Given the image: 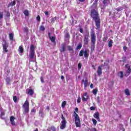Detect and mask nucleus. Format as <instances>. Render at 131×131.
Masks as SVG:
<instances>
[{
    "label": "nucleus",
    "mask_w": 131,
    "mask_h": 131,
    "mask_svg": "<svg viewBox=\"0 0 131 131\" xmlns=\"http://www.w3.org/2000/svg\"><path fill=\"white\" fill-rule=\"evenodd\" d=\"M17 97L16 96H13V101L14 103H16L17 102Z\"/></svg>",
    "instance_id": "obj_38"
},
{
    "label": "nucleus",
    "mask_w": 131,
    "mask_h": 131,
    "mask_svg": "<svg viewBox=\"0 0 131 131\" xmlns=\"http://www.w3.org/2000/svg\"><path fill=\"white\" fill-rule=\"evenodd\" d=\"M30 62H34L35 61V56H34V46L31 45L30 47V53L29 55Z\"/></svg>",
    "instance_id": "obj_2"
},
{
    "label": "nucleus",
    "mask_w": 131,
    "mask_h": 131,
    "mask_svg": "<svg viewBox=\"0 0 131 131\" xmlns=\"http://www.w3.org/2000/svg\"><path fill=\"white\" fill-rule=\"evenodd\" d=\"M15 119H16V118L14 117L13 116H11L10 117V122L11 124L13 126H16V122H15Z\"/></svg>",
    "instance_id": "obj_7"
},
{
    "label": "nucleus",
    "mask_w": 131,
    "mask_h": 131,
    "mask_svg": "<svg viewBox=\"0 0 131 131\" xmlns=\"http://www.w3.org/2000/svg\"><path fill=\"white\" fill-rule=\"evenodd\" d=\"M0 112H1V115H0L1 118H2V119H4V118H3V116H5V111H3L2 108H0Z\"/></svg>",
    "instance_id": "obj_16"
},
{
    "label": "nucleus",
    "mask_w": 131,
    "mask_h": 131,
    "mask_svg": "<svg viewBox=\"0 0 131 131\" xmlns=\"http://www.w3.org/2000/svg\"><path fill=\"white\" fill-rule=\"evenodd\" d=\"M126 49H127L126 47L125 46L123 47V50L124 51V52H126Z\"/></svg>",
    "instance_id": "obj_51"
},
{
    "label": "nucleus",
    "mask_w": 131,
    "mask_h": 131,
    "mask_svg": "<svg viewBox=\"0 0 131 131\" xmlns=\"http://www.w3.org/2000/svg\"><path fill=\"white\" fill-rule=\"evenodd\" d=\"M24 31L25 32H28V29L27 28H24Z\"/></svg>",
    "instance_id": "obj_45"
},
{
    "label": "nucleus",
    "mask_w": 131,
    "mask_h": 131,
    "mask_svg": "<svg viewBox=\"0 0 131 131\" xmlns=\"http://www.w3.org/2000/svg\"><path fill=\"white\" fill-rule=\"evenodd\" d=\"M79 31L81 33H82V32H83V30H82V29H80Z\"/></svg>",
    "instance_id": "obj_53"
},
{
    "label": "nucleus",
    "mask_w": 131,
    "mask_h": 131,
    "mask_svg": "<svg viewBox=\"0 0 131 131\" xmlns=\"http://www.w3.org/2000/svg\"><path fill=\"white\" fill-rule=\"evenodd\" d=\"M0 108H2V106H1V104H0Z\"/></svg>",
    "instance_id": "obj_60"
},
{
    "label": "nucleus",
    "mask_w": 131,
    "mask_h": 131,
    "mask_svg": "<svg viewBox=\"0 0 131 131\" xmlns=\"http://www.w3.org/2000/svg\"><path fill=\"white\" fill-rule=\"evenodd\" d=\"M110 3V0H103V4L105 6H107L108 4Z\"/></svg>",
    "instance_id": "obj_22"
},
{
    "label": "nucleus",
    "mask_w": 131,
    "mask_h": 131,
    "mask_svg": "<svg viewBox=\"0 0 131 131\" xmlns=\"http://www.w3.org/2000/svg\"><path fill=\"white\" fill-rule=\"evenodd\" d=\"M120 78H122V77H123V72H120Z\"/></svg>",
    "instance_id": "obj_48"
},
{
    "label": "nucleus",
    "mask_w": 131,
    "mask_h": 131,
    "mask_svg": "<svg viewBox=\"0 0 131 131\" xmlns=\"http://www.w3.org/2000/svg\"><path fill=\"white\" fill-rule=\"evenodd\" d=\"M54 20H56V17L52 18V21H54Z\"/></svg>",
    "instance_id": "obj_58"
},
{
    "label": "nucleus",
    "mask_w": 131,
    "mask_h": 131,
    "mask_svg": "<svg viewBox=\"0 0 131 131\" xmlns=\"http://www.w3.org/2000/svg\"><path fill=\"white\" fill-rule=\"evenodd\" d=\"M45 14L46 16H48V15H49V12L48 11H46L45 12Z\"/></svg>",
    "instance_id": "obj_52"
},
{
    "label": "nucleus",
    "mask_w": 131,
    "mask_h": 131,
    "mask_svg": "<svg viewBox=\"0 0 131 131\" xmlns=\"http://www.w3.org/2000/svg\"><path fill=\"white\" fill-rule=\"evenodd\" d=\"M125 67L126 68H127V70L125 74V76H128V75H129V74H130L131 73L130 67H129L128 64H126Z\"/></svg>",
    "instance_id": "obj_9"
},
{
    "label": "nucleus",
    "mask_w": 131,
    "mask_h": 131,
    "mask_svg": "<svg viewBox=\"0 0 131 131\" xmlns=\"http://www.w3.org/2000/svg\"><path fill=\"white\" fill-rule=\"evenodd\" d=\"M93 95H97V93H98V90L97 89H94L92 91Z\"/></svg>",
    "instance_id": "obj_32"
},
{
    "label": "nucleus",
    "mask_w": 131,
    "mask_h": 131,
    "mask_svg": "<svg viewBox=\"0 0 131 131\" xmlns=\"http://www.w3.org/2000/svg\"><path fill=\"white\" fill-rule=\"evenodd\" d=\"M65 51V45L62 44L60 49V52H64Z\"/></svg>",
    "instance_id": "obj_26"
},
{
    "label": "nucleus",
    "mask_w": 131,
    "mask_h": 131,
    "mask_svg": "<svg viewBox=\"0 0 131 131\" xmlns=\"http://www.w3.org/2000/svg\"><path fill=\"white\" fill-rule=\"evenodd\" d=\"M3 43L2 44L3 47V51H4V52H8V50H7V48H8V43H7V42H6V41H3Z\"/></svg>",
    "instance_id": "obj_11"
},
{
    "label": "nucleus",
    "mask_w": 131,
    "mask_h": 131,
    "mask_svg": "<svg viewBox=\"0 0 131 131\" xmlns=\"http://www.w3.org/2000/svg\"><path fill=\"white\" fill-rule=\"evenodd\" d=\"M114 16L119 18V17H120V13H118V12H117V13H114Z\"/></svg>",
    "instance_id": "obj_37"
},
{
    "label": "nucleus",
    "mask_w": 131,
    "mask_h": 131,
    "mask_svg": "<svg viewBox=\"0 0 131 131\" xmlns=\"http://www.w3.org/2000/svg\"><path fill=\"white\" fill-rule=\"evenodd\" d=\"M124 92L126 96H130V93H129V90L128 89H125Z\"/></svg>",
    "instance_id": "obj_21"
},
{
    "label": "nucleus",
    "mask_w": 131,
    "mask_h": 131,
    "mask_svg": "<svg viewBox=\"0 0 131 131\" xmlns=\"http://www.w3.org/2000/svg\"><path fill=\"white\" fill-rule=\"evenodd\" d=\"M68 50H69V51H73V48H72L71 46H68Z\"/></svg>",
    "instance_id": "obj_40"
},
{
    "label": "nucleus",
    "mask_w": 131,
    "mask_h": 131,
    "mask_svg": "<svg viewBox=\"0 0 131 131\" xmlns=\"http://www.w3.org/2000/svg\"><path fill=\"white\" fill-rule=\"evenodd\" d=\"M88 42H89V36L86 35H85L84 37V45H88Z\"/></svg>",
    "instance_id": "obj_14"
},
{
    "label": "nucleus",
    "mask_w": 131,
    "mask_h": 131,
    "mask_svg": "<svg viewBox=\"0 0 131 131\" xmlns=\"http://www.w3.org/2000/svg\"><path fill=\"white\" fill-rule=\"evenodd\" d=\"M9 38L11 40H13V38H14V33H11L9 34Z\"/></svg>",
    "instance_id": "obj_25"
},
{
    "label": "nucleus",
    "mask_w": 131,
    "mask_h": 131,
    "mask_svg": "<svg viewBox=\"0 0 131 131\" xmlns=\"http://www.w3.org/2000/svg\"><path fill=\"white\" fill-rule=\"evenodd\" d=\"M6 82H7V84H10V78H7L6 79Z\"/></svg>",
    "instance_id": "obj_41"
},
{
    "label": "nucleus",
    "mask_w": 131,
    "mask_h": 131,
    "mask_svg": "<svg viewBox=\"0 0 131 131\" xmlns=\"http://www.w3.org/2000/svg\"><path fill=\"white\" fill-rule=\"evenodd\" d=\"M75 112H76L77 113H78V108L76 107V108H75Z\"/></svg>",
    "instance_id": "obj_49"
},
{
    "label": "nucleus",
    "mask_w": 131,
    "mask_h": 131,
    "mask_svg": "<svg viewBox=\"0 0 131 131\" xmlns=\"http://www.w3.org/2000/svg\"><path fill=\"white\" fill-rule=\"evenodd\" d=\"M3 17V12H0V19H2ZM1 22H2V21L0 20V23H1Z\"/></svg>",
    "instance_id": "obj_39"
},
{
    "label": "nucleus",
    "mask_w": 131,
    "mask_h": 131,
    "mask_svg": "<svg viewBox=\"0 0 131 131\" xmlns=\"http://www.w3.org/2000/svg\"><path fill=\"white\" fill-rule=\"evenodd\" d=\"M40 80L41 82H42V83H45V81L43 80V78H42V77H40Z\"/></svg>",
    "instance_id": "obj_47"
},
{
    "label": "nucleus",
    "mask_w": 131,
    "mask_h": 131,
    "mask_svg": "<svg viewBox=\"0 0 131 131\" xmlns=\"http://www.w3.org/2000/svg\"><path fill=\"white\" fill-rule=\"evenodd\" d=\"M97 74L99 76L102 74V68L101 67H98V69L97 70Z\"/></svg>",
    "instance_id": "obj_17"
},
{
    "label": "nucleus",
    "mask_w": 131,
    "mask_h": 131,
    "mask_svg": "<svg viewBox=\"0 0 131 131\" xmlns=\"http://www.w3.org/2000/svg\"><path fill=\"white\" fill-rule=\"evenodd\" d=\"M46 109L47 110H50V106H47Z\"/></svg>",
    "instance_id": "obj_57"
},
{
    "label": "nucleus",
    "mask_w": 131,
    "mask_h": 131,
    "mask_svg": "<svg viewBox=\"0 0 131 131\" xmlns=\"http://www.w3.org/2000/svg\"><path fill=\"white\" fill-rule=\"evenodd\" d=\"M89 55H90V50L88 49L85 50L84 52V57H85V58H89Z\"/></svg>",
    "instance_id": "obj_13"
},
{
    "label": "nucleus",
    "mask_w": 131,
    "mask_h": 131,
    "mask_svg": "<svg viewBox=\"0 0 131 131\" xmlns=\"http://www.w3.org/2000/svg\"><path fill=\"white\" fill-rule=\"evenodd\" d=\"M79 2H84V0H79Z\"/></svg>",
    "instance_id": "obj_59"
},
{
    "label": "nucleus",
    "mask_w": 131,
    "mask_h": 131,
    "mask_svg": "<svg viewBox=\"0 0 131 131\" xmlns=\"http://www.w3.org/2000/svg\"><path fill=\"white\" fill-rule=\"evenodd\" d=\"M28 91V94L29 95H30V96H32V95H33L34 94V92H33V91L31 89H28L27 90V92Z\"/></svg>",
    "instance_id": "obj_18"
},
{
    "label": "nucleus",
    "mask_w": 131,
    "mask_h": 131,
    "mask_svg": "<svg viewBox=\"0 0 131 131\" xmlns=\"http://www.w3.org/2000/svg\"><path fill=\"white\" fill-rule=\"evenodd\" d=\"M23 107L25 110L24 114L28 113L29 111V102L26 100L23 105Z\"/></svg>",
    "instance_id": "obj_6"
},
{
    "label": "nucleus",
    "mask_w": 131,
    "mask_h": 131,
    "mask_svg": "<svg viewBox=\"0 0 131 131\" xmlns=\"http://www.w3.org/2000/svg\"><path fill=\"white\" fill-rule=\"evenodd\" d=\"M31 113H35V110L34 108L32 110Z\"/></svg>",
    "instance_id": "obj_50"
},
{
    "label": "nucleus",
    "mask_w": 131,
    "mask_h": 131,
    "mask_svg": "<svg viewBox=\"0 0 131 131\" xmlns=\"http://www.w3.org/2000/svg\"><path fill=\"white\" fill-rule=\"evenodd\" d=\"M84 82V88H86V86H88V79H86L85 81L84 80H82V83H83Z\"/></svg>",
    "instance_id": "obj_20"
},
{
    "label": "nucleus",
    "mask_w": 131,
    "mask_h": 131,
    "mask_svg": "<svg viewBox=\"0 0 131 131\" xmlns=\"http://www.w3.org/2000/svg\"><path fill=\"white\" fill-rule=\"evenodd\" d=\"M91 42L92 43L91 46L92 51H94L95 49V45H96V34L94 32H91Z\"/></svg>",
    "instance_id": "obj_4"
},
{
    "label": "nucleus",
    "mask_w": 131,
    "mask_h": 131,
    "mask_svg": "<svg viewBox=\"0 0 131 131\" xmlns=\"http://www.w3.org/2000/svg\"><path fill=\"white\" fill-rule=\"evenodd\" d=\"M116 11H117V12H120V11H122V10H123V7H119L117 9H116Z\"/></svg>",
    "instance_id": "obj_29"
},
{
    "label": "nucleus",
    "mask_w": 131,
    "mask_h": 131,
    "mask_svg": "<svg viewBox=\"0 0 131 131\" xmlns=\"http://www.w3.org/2000/svg\"><path fill=\"white\" fill-rule=\"evenodd\" d=\"M61 119L62 121L60 124V129H64V128H65V127H66V123H67V122L66 121L65 117H64V116H63V114L61 115Z\"/></svg>",
    "instance_id": "obj_5"
},
{
    "label": "nucleus",
    "mask_w": 131,
    "mask_h": 131,
    "mask_svg": "<svg viewBox=\"0 0 131 131\" xmlns=\"http://www.w3.org/2000/svg\"><path fill=\"white\" fill-rule=\"evenodd\" d=\"M73 116L75 118V123L76 124V127H80L81 124H80V119L79 118V116L75 112H74Z\"/></svg>",
    "instance_id": "obj_3"
},
{
    "label": "nucleus",
    "mask_w": 131,
    "mask_h": 131,
    "mask_svg": "<svg viewBox=\"0 0 131 131\" xmlns=\"http://www.w3.org/2000/svg\"><path fill=\"white\" fill-rule=\"evenodd\" d=\"M97 102L100 103V97H97Z\"/></svg>",
    "instance_id": "obj_54"
},
{
    "label": "nucleus",
    "mask_w": 131,
    "mask_h": 131,
    "mask_svg": "<svg viewBox=\"0 0 131 131\" xmlns=\"http://www.w3.org/2000/svg\"><path fill=\"white\" fill-rule=\"evenodd\" d=\"M39 115L41 117H45V113H43V108H40L39 112Z\"/></svg>",
    "instance_id": "obj_15"
},
{
    "label": "nucleus",
    "mask_w": 131,
    "mask_h": 131,
    "mask_svg": "<svg viewBox=\"0 0 131 131\" xmlns=\"http://www.w3.org/2000/svg\"><path fill=\"white\" fill-rule=\"evenodd\" d=\"M51 129L52 131H56V128L55 127H54V126H51Z\"/></svg>",
    "instance_id": "obj_43"
},
{
    "label": "nucleus",
    "mask_w": 131,
    "mask_h": 131,
    "mask_svg": "<svg viewBox=\"0 0 131 131\" xmlns=\"http://www.w3.org/2000/svg\"><path fill=\"white\" fill-rule=\"evenodd\" d=\"M65 37L66 38H68V37H69V33H67L65 35Z\"/></svg>",
    "instance_id": "obj_46"
},
{
    "label": "nucleus",
    "mask_w": 131,
    "mask_h": 131,
    "mask_svg": "<svg viewBox=\"0 0 131 131\" xmlns=\"http://www.w3.org/2000/svg\"><path fill=\"white\" fill-rule=\"evenodd\" d=\"M48 36L52 42H55L56 41V38L54 36H51V33H48Z\"/></svg>",
    "instance_id": "obj_12"
},
{
    "label": "nucleus",
    "mask_w": 131,
    "mask_h": 131,
    "mask_svg": "<svg viewBox=\"0 0 131 131\" xmlns=\"http://www.w3.org/2000/svg\"><path fill=\"white\" fill-rule=\"evenodd\" d=\"M112 45H113V41L110 40L108 42L109 48H111V47H112Z\"/></svg>",
    "instance_id": "obj_31"
},
{
    "label": "nucleus",
    "mask_w": 131,
    "mask_h": 131,
    "mask_svg": "<svg viewBox=\"0 0 131 131\" xmlns=\"http://www.w3.org/2000/svg\"><path fill=\"white\" fill-rule=\"evenodd\" d=\"M92 121L94 125H96L97 124V120L95 119H92Z\"/></svg>",
    "instance_id": "obj_33"
},
{
    "label": "nucleus",
    "mask_w": 131,
    "mask_h": 131,
    "mask_svg": "<svg viewBox=\"0 0 131 131\" xmlns=\"http://www.w3.org/2000/svg\"><path fill=\"white\" fill-rule=\"evenodd\" d=\"M81 63H78V69L79 70H80V69H81Z\"/></svg>",
    "instance_id": "obj_44"
},
{
    "label": "nucleus",
    "mask_w": 131,
    "mask_h": 131,
    "mask_svg": "<svg viewBox=\"0 0 131 131\" xmlns=\"http://www.w3.org/2000/svg\"><path fill=\"white\" fill-rule=\"evenodd\" d=\"M40 30L41 31H45V30H46V28H45V27L43 26H41L40 27Z\"/></svg>",
    "instance_id": "obj_30"
},
{
    "label": "nucleus",
    "mask_w": 131,
    "mask_h": 131,
    "mask_svg": "<svg viewBox=\"0 0 131 131\" xmlns=\"http://www.w3.org/2000/svg\"><path fill=\"white\" fill-rule=\"evenodd\" d=\"M60 78H61V79H62V80H63V79H64V76H61Z\"/></svg>",
    "instance_id": "obj_55"
},
{
    "label": "nucleus",
    "mask_w": 131,
    "mask_h": 131,
    "mask_svg": "<svg viewBox=\"0 0 131 131\" xmlns=\"http://www.w3.org/2000/svg\"><path fill=\"white\" fill-rule=\"evenodd\" d=\"M81 101V98H80V97L79 96L78 97V99H77V102L78 104H79V103H80Z\"/></svg>",
    "instance_id": "obj_36"
},
{
    "label": "nucleus",
    "mask_w": 131,
    "mask_h": 131,
    "mask_svg": "<svg viewBox=\"0 0 131 131\" xmlns=\"http://www.w3.org/2000/svg\"><path fill=\"white\" fill-rule=\"evenodd\" d=\"M67 102L66 101H63L61 103V108H65V106H66V104Z\"/></svg>",
    "instance_id": "obj_23"
},
{
    "label": "nucleus",
    "mask_w": 131,
    "mask_h": 131,
    "mask_svg": "<svg viewBox=\"0 0 131 131\" xmlns=\"http://www.w3.org/2000/svg\"><path fill=\"white\" fill-rule=\"evenodd\" d=\"M90 110L91 111H94V110H96V107H95L94 106H91L90 107Z\"/></svg>",
    "instance_id": "obj_42"
},
{
    "label": "nucleus",
    "mask_w": 131,
    "mask_h": 131,
    "mask_svg": "<svg viewBox=\"0 0 131 131\" xmlns=\"http://www.w3.org/2000/svg\"><path fill=\"white\" fill-rule=\"evenodd\" d=\"M84 53V51L81 50L79 54V56H80V57H82V56H83V54Z\"/></svg>",
    "instance_id": "obj_28"
},
{
    "label": "nucleus",
    "mask_w": 131,
    "mask_h": 131,
    "mask_svg": "<svg viewBox=\"0 0 131 131\" xmlns=\"http://www.w3.org/2000/svg\"><path fill=\"white\" fill-rule=\"evenodd\" d=\"M24 14L25 16H26L27 17L29 16V12L28 11V10H25L24 11Z\"/></svg>",
    "instance_id": "obj_24"
},
{
    "label": "nucleus",
    "mask_w": 131,
    "mask_h": 131,
    "mask_svg": "<svg viewBox=\"0 0 131 131\" xmlns=\"http://www.w3.org/2000/svg\"><path fill=\"white\" fill-rule=\"evenodd\" d=\"M82 47V43H79L77 47L76 50H80V49H81Z\"/></svg>",
    "instance_id": "obj_27"
},
{
    "label": "nucleus",
    "mask_w": 131,
    "mask_h": 131,
    "mask_svg": "<svg viewBox=\"0 0 131 131\" xmlns=\"http://www.w3.org/2000/svg\"><path fill=\"white\" fill-rule=\"evenodd\" d=\"M15 5H16V2L15 1L12 2L9 4V6H15Z\"/></svg>",
    "instance_id": "obj_34"
},
{
    "label": "nucleus",
    "mask_w": 131,
    "mask_h": 131,
    "mask_svg": "<svg viewBox=\"0 0 131 131\" xmlns=\"http://www.w3.org/2000/svg\"><path fill=\"white\" fill-rule=\"evenodd\" d=\"M18 52L19 53V55L20 56H22V53H23V48H22V47L21 46L19 47Z\"/></svg>",
    "instance_id": "obj_19"
},
{
    "label": "nucleus",
    "mask_w": 131,
    "mask_h": 131,
    "mask_svg": "<svg viewBox=\"0 0 131 131\" xmlns=\"http://www.w3.org/2000/svg\"><path fill=\"white\" fill-rule=\"evenodd\" d=\"M93 117H94V118L97 119L98 121H101V119H100V114L99 113V112H97L96 113L94 114Z\"/></svg>",
    "instance_id": "obj_10"
},
{
    "label": "nucleus",
    "mask_w": 131,
    "mask_h": 131,
    "mask_svg": "<svg viewBox=\"0 0 131 131\" xmlns=\"http://www.w3.org/2000/svg\"><path fill=\"white\" fill-rule=\"evenodd\" d=\"M36 20L38 22H40V16L39 15L37 16V17H36Z\"/></svg>",
    "instance_id": "obj_35"
},
{
    "label": "nucleus",
    "mask_w": 131,
    "mask_h": 131,
    "mask_svg": "<svg viewBox=\"0 0 131 131\" xmlns=\"http://www.w3.org/2000/svg\"><path fill=\"white\" fill-rule=\"evenodd\" d=\"M82 100L84 102H86L89 100V95H88V93L85 92L82 96Z\"/></svg>",
    "instance_id": "obj_8"
},
{
    "label": "nucleus",
    "mask_w": 131,
    "mask_h": 131,
    "mask_svg": "<svg viewBox=\"0 0 131 131\" xmlns=\"http://www.w3.org/2000/svg\"><path fill=\"white\" fill-rule=\"evenodd\" d=\"M91 17L93 20L95 21V25L97 29H100L101 27V20L99 17V12H98V8L97 7V3H94L92 6Z\"/></svg>",
    "instance_id": "obj_1"
},
{
    "label": "nucleus",
    "mask_w": 131,
    "mask_h": 131,
    "mask_svg": "<svg viewBox=\"0 0 131 131\" xmlns=\"http://www.w3.org/2000/svg\"><path fill=\"white\" fill-rule=\"evenodd\" d=\"M90 88H91V89H93V84H91V85H90Z\"/></svg>",
    "instance_id": "obj_56"
}]
</instances>
